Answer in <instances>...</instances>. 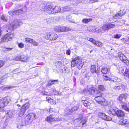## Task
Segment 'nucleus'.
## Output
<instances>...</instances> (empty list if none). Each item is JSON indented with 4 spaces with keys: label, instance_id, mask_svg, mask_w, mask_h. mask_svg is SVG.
Segmentation results:
<instances>
[{
    "label": "nucleus",
    "instance_id": "nucleus-15",
    "mask_svg": "<svg viewBox=\"0 0 129 129\" xmlns=\"http://www.w3.org/2000/svg\"><path fill=\"white\" fill-rule=\"evenodd\" d=\"M125 13V12L123 10H121L118 13L116 14L113 17V18L114 19L117 18L118 17V16H121L124 15Z\"/></svg>",
    "mask_w": 129,
    "mask_h": 129
},
{
    "label": "nucleus",
    "instance_id": "nucleus-46",
    "mask_svg": "<svg viewBox=\"0 0 129 129\" xmlns=\"http://www.w3.org/2000/svg\"><path fill=\"white\" fill-rule=\"evenodd\" d=\"M106 119H105V120H106L107 121H110L112 120V118L111 117L107 115H106Z\"/></svg>",
    "mask_w": 129,
    "mask_h": 129
},
{
    "label": "nucleus",
    "instance_id": "nucleus-63",
    "mask_svg": "<svg viewBox=\"0 0 129 129\" xmlns=\"http://www.w3.org/2000/svg\"><path fill=\"white\" fill-rule=\"evenodd\" d=\"M2 79H1V80H0V84H1V82H2Z\"/></svg>",
    "mask_w": 129,
    "mask_h": 129
},
{
    "label": "nucleus",
    "instance_id": "nucleus-51",
    "mask_svg": "<svg viewBox=\"0 0 129 129\" xmlns=\"http://www.w3.org/2000/svg\"><path fill=\"white\" fill-rule=\"evenodd\" d=\"M77 108L76 106H75L72 108V110L73 111H75L77 110Z\"/></svg>",
    "mask_w": 129,
    "mask_h": 129
},
{
    "label": "nucleus",
    "instance_id": "nucleus-18",
    "mask_svg": "<svg viewBox=\"0 0 129 129\" xmlns=\"http://www.w3.org/2000/svg\"><path fill=\"white\" fill-rule=\"evenodd\" d=\"M110 71V69L106 66H103L101 69V72L103 74H107Z\"/></svg>",
    "mask_w": 129,
    "mask_h": 129
},
{
    "label": "nucleus",
    "instance_id": "nucleus-21",
    "mask_svg": "<svg viewBox=\"0 0 129 129\" xmlns=\"http://www.w3.org/2000/svg\"><path fill=\"white\" fill-rule=\"evenodd\" d=\"M116 108L113 107L112 106H111L109 108V111L110 114H114L116 113Z\"/></svg>",
    "mask_w": 129,
    "mask_h": 129
},
{
    "label": "nucleus",
    "instance_id": "nucleus-33",
    "mask_svg": "<svg viewBox=\"0 0 129 129\" xmlns=\"http://www.w3.org/2000/svg\"><path fill=\"white\" fill-rule=\"evenodd\" d=\"M92 19L91 18H89L88 19H84L82 20V22L85 23H87L89 22L92 20Z\"/></svg>",
    "mask_w": 129,
    "mask_h": 129
},
{
    "label": "nucleus",
    "instance_id": "nucleus-8",
    "mask_svg": "<svg viewBox=\"0 0 129 129\" xmlns=\"http://www.w3.org/2000/svg\"><path fill=\"white\" fill-rule=\"evenodd\" d=\"M118 54L120 59L126 65L129 66V61L126 59L125 56L122 53L120 52L118 53Z\"/></svg>",
    "mask_w": 129,
    "mask_h": 129
},
{
    "label": "nucleus",
    "instance_id": "nucleus-30",
    "mask_svg": "<svg viewBox=\"0 0 129 129\" xmlns=\"http://www.w3.org/2000/svg\"><path fill=\"white\" fill-rule=\"evenodd\" d=\"M14 60L17 61H21V56L19 55H17L13 57L12 58Z\"/></svg>",
    "mask_w": 129,
    "mask_h": 129
},
{
    "label": "nucleus",
    "instance_id": "nucleus-58",
    "mask_svg": "<svg viewBox=\"0 0 129 129\" xmlns=\"http://www.w3.org/2000/svg\"><path fill=\"white\" fill-rule=\"evenodd\" d=\"M71 16H68L66 18L69 21L70 20L69 19H71Z\"/></svg>",
    "mask_w": 129,
    "mask_h": 129
},
{
    "label": "nucleus",
    "instance_id": "nucleus-14",
    "mask_svg": "<svg viewBox=\"0 0 129 129\" xmlns=\"http://www.w3.org/2000/svg\"><path fill=\"white\" fill-rule=\"evenodd\" d=\"M90 71L92 73H95L98 74L99 71L96 68V66L95 65H92L90 67Z\"/></svg>",
    "mask_w": 129,
    "mask_h": 129
},
{
    "label": "nucleus",
    "instance_id": "nucleus-17",
    "mask_svg": "<svg viewBox=\"0 0 129 129\" xmlns=\"http://www.w3.org/2000/svg\"><path fill=\"white\" fill-rule=\"evenodd\" d=\"M125 87V86L121 83H119L118 85L114 86L113 88L116 90H119L121 89H123Z\"/></svg>",
    "mask_w": 129,
    "mask_h": 129
},
{
    "label": "nucleus",
    "instance_id": "nucleus-56",
    "mask_svg": "<svg viewBox=\"0 0 129 129\" xmlns=\"http://www.w3.org/2000/svg\"><path fill=\"white\" fill-rule=\"evenodd\" d=\"M5 48L6 49H7V51H10L12 49H13V48Z\"/></svg>",
    "mask_w": 129,
    "mask_h": 129
},
{
    "label": "nucleus",
    "instance_id": "nucleus-62",
    "mask_svg": "<svg viewBox=\"0 0 129 129\" xmlns=\"http://www.w3.org/2000/svg\"><path fill=\"white\" fill-rule=\"evenodd\" d=\"M96 30L98 31H96V32H99L100 31L99 30V28H98L97 29H96Z\"/></svg>",
    "mask_w": 129,
    "mask_h": 129
},
{
    "label": "nucleus",
    "instance_id": "nucleus-23",
    "mask_svg": "<svg viewBox=\"0 0 129 129\" xmlns=\"http://www.w3.org/2000/svg\"><path fill=\"white\" fill-rule=\"evenodd\" d=\"M128 95L127 94H121L119 97L118 100L120 101H121L123 98L126 99Z\"/></svg>",
    "mask_w": 129,
    "mask_h": 129
},
{
    "label": "nucleus",
    "instance_id": "nucleus-26",
    "mask_svg": "<svg viewBox=\"0 0 129 129\" xmlns=\"http://www.w3.org/2000/svg\"><path fill=\"white\" fill-rule=\"evenodd\" d=\"M28 57L27 56H21V61L23 62H27L28 61Z\"/></svg>",
    "mask_w": 129,
    "mask_h": 129
},
{
    "label": "nucleus",
    "instance_id": "nucleus-45",
    "mask_svg": "<svg viewBox=\"0 0 129 129\" xmlns=\"http://www.w3.org/2000/svg\"><path fill=\"white\" fill-rule=\"evenodd\" d=\"M1 19L4 21H7V20L6 19L7 17H5L4 15H2L1 16Z\"/></svg>",
    "mask_w": 129,
    "mask_h": 129
},
{
    "label": "nucleus",
    "instance_id": "nucleus-42",
    "mask_svg": "<svg viewBox=\"0 0 129 129\" xmlns=\"http://www.w3.org/2000/svg\"><path fill=\"white\" fill-rule=\"evenodd\" d=\"M103 29L104 30L109 29L108 24L104 25L103 27Z\"/></svg>",
    "mask_w": 129,
    "mask_h": 129
},
{
    "label": "nucleus",
    "instance_id": "nucleus-34",
    "mask_svg": "<svg viewBox=\"0 0 129 129\" xmlns=\"http://www.w3.org/2000/svg\"><path fill=\"white\" fill-rule=\"evenodd\" d=\"M99 116L101 118L105 120L106 118V115L105 114L101 113H99Z\"/></svg>",
    "mask_w": 129,
    "mask_h": 129
},
{
    "label": "nucleus",
    "instance_id": "nucleus-19",
    "mask_svg": "<svg viewBox=\"0 0 129 129\" xmlns=\"http://www.w3.org/2000/svg\"><path fill=\"white\" fill-rule=\"evenodd\" d=\"M124 78L125 79H129V69H126L123 73Z\"/></svg>",
    "mask_w": 129,
    "mask_h": 129
},
{
    "label": "nucleus",
    "instance_id": "nucleus-5",
    "mask_svg": "<svg viewBox=\"0 0 129 129\" xmlns=\"http://www.w3.org/2000/svg\"><path fill=\"white\" fill-rule=\"evenodd\" d=\"M29 104L26 103L22 106L20 110L17 113L18 116H22L24 114L26 110L28 109L29 107Z\"/></svg>",
    "mask_w": 129,
    "mask_h": 129
},
{
    "label": "nucleus",
    "instance_id": "nucleus-22",
    "mask_svg": "<svg viewBox=\"0 0 129 129\" xmlns=\"http://www.w3.org/2000/svg\"><path fill=\"white\" fill-rule=\"evenodd\" d=\"M55 65L57 68H60L63 64L61 61H58L56 62Z\"/></svg>",
    "mask_w": 129,
    "mask_h": 129
},
{
    "label": "nucleus",
    "instance_id": "nucleus-60",
    "mask_svg": "<svg viewBox=\"0 0 129 129\" xmlns=\"http://www.w3.org/2000/svg\"><path fill=\"white\" fill-rule=\"evenodd\" d=\"M4 109H0V112H4Z\"/></svg>",
    "mask_w": 129,
    "mask_h": 129
},
{
    "label": "nucleus",
    "instance_id": "nucleus-49",
    "mask_svg": "<svg viewBox=\"0 0 129 129\" xmlns=\"http://www.w3.org/2000/svg\"><path fill=\"white\" fill-rule=\"evenodd\" d=\"M104 79L106 80H111V79L109 78L108 77L106 76H104Z\"/></svg>",
    "mask_w": 129,
    "mask_h": 129
},
{
    "label": "nucleus",
    "instance_id": "nucleus-52",
    "mask_svg": "<svg viewBox=\"0 0 129 129\" xmlns=\"http://www.w3.org/2000/svg\"><path fill=\"white\" fill-rule=\"evenodd\" d=\"M75 123L77 122V123L78 124H79L81 122V121L79 119H76L75 120Z\"/></svg>",
    "mask_w": 129,
    "mask_h": 129
},
{
    "label": "nucleus",
    "instance_id": "nucleus-4",
    "mask_svg": "<svg viewBox=\"0 0 129 129\" xmlns=\"http://www.w3.org/2000/svg\"><path fill=\"white\" fill-rule=\"evenodd\" d=\"M100 95H98L95 98V100L96 102L102 105L105 106L107 105V102L105 99L102 95V94L100 93Z\"/></svg>",
    "mask_w": 129,
    "mask_h": 129
},
{
    "label": "nucleus",
    "instance_id": "nucleus-29",
    "mask_svg": "<svg viewBox=\"0 0 129 129\" xmlns=\"http://www.w3.org/2000/svg\"><path fill=\"white\" fill-rule=\"evenodd\" d=\"M71 10V9L67 6H65L63 7H62L61 9L62 11H68Z\"/></svg>",
    "mask_w": 129,
    "mask_h": 129
},
{
    "label": "nucleus",
    "instance_id": "nucleus-6",
    "mask_svg": "<svg viewBox=\"0 0 129 129\" xmlns=\"http://www.w3.org/2000/svg\"><path fill=\"white\" fill-rule=\"evenodd\" d=\"M26 10V8L24 7L23 8L22 10H19L17 11H11L9 12V14L10 15H18L21 14L25 11Z\"/></svg>",
    "mask_w": 129,
    "mask_h": 129
},
{
    "label": "nucleus",
    "instance_id": "nucleus-43",
    "mask_svg": "<svg viewBox=\"0 0 129 129\" xmlns=\"http://www.w3.org/2000/svg\"><path fill=\"white\" fill-rule=\"evenodd\" d=\"M97 29L98 28H95V27H93L92 28H91L90 30V31L92 32H96V31H98L96 30V29Z\"/></svg>",
    "mask_w": 129,
    "mask_h": 129
},
{
    "label": "nucleus",
    "instance_id": "nucleus-41",
    "mask_svg": "<svg viewBox=\"0 0 129 129\" xmlns=\"http://www.w3.org/2000/svg\"><path fill=\"white\" fill-rule=\"evenodd\" d=\"M98 88L99 90L101 91H103L105 89V88L102 85H99Z\"/></svg>",
    "mask_w": 129,
    "mask_h": 129
},
{
    "label": "nucleus",
    "instance_id": "nucleus-54",
    "mask_svg": "<svg viewBox=\"0 0 129 129\" xmlns=\"http://www.w3.org/2000/svg\"><path fill=\"white\" fill-rule=\"evenodd\" d=\"M42 93L43 95H48V93L47 92H45V91H43L42 92Z\"/></svg>",
    "mask_w": 129,
    "mask_h": 129
},
{
    "label": "nucleus",
    "instance_id": "nucleus-61",
    "mask_svg": "<svg viewBox=\"0 0 129 129\" xmlns=\"http://www.w3.org/2000/svg\"><path fill=\"white\" fill-rule=\"evenodd\" d=\"M126 124L127 125V126L128 127H129V122H127V124Z\"/></svg>",
    "mask_w": 129,
    "mask_h": 129
},
{
    "label": "nucleus",
    "instance_id": "nucleus-48",
    "mask_svg": "<svg viewBox=\"0 0 129 129\" xmlns=\"http://www.w3.org/2000/svg\"><path fill=\"white\" fill-rule=\"evenodd\" d=\"M4 64V62L2 60H0V68L3 67Z\"/></svg>",
    "mask_w": 129,
    "mask_h": 129
},
{
    "label": "nucleus",
    "instance_id": "nucleus-37",
    "mask_svg": "<svg viewBox=\"0 0 129 129\" xmlns=\"http://www.w3.org/2000/svg\"><path fill=\"white\" fill-rule=\"evenodd\" d=\"M17 45L19 47L21 48H23L24 46V44L22 42L18 43Z\"/></svg>",
    "mask_w": 129,
    "mask_h": 129
},
{
    "label": "nucleus",
    "instance_id": "nucleus-3",
    "mask_svg": "<svg viewBox=\"0 0 129 129\" xmlns=\"http://www.w3.org/2000/svg\"><path fill=\"white\" fill-rule=\"evenodd\" d=\"M11 100L9 97H6L0 99V108H3L6 106Z\"/></svg>",
    "mask_w": 129,
    "mask_h": 129
},
{
    "label": "nucleus",
    "instance_id": "nucleus-16",
    "mask_svg": "<svg viewBox=\"0 0 129 129\" xmlns=\"http://www.w3.org/2000/svg\"><path fill=\"white\" fill-rule=\"evenodd\" d=\"M118 117H123L124 116V112L122 110H118L115 113Z\"/></svg>",
    "mask_w": 129,
    "mask_h": 129
},
{
    "label": "nucleus",
    "instance_id": "nucleus-50",
    "mask_svg": "<svg viewBox=\"0 0 129 129\" xmlns=\"http://www.w3.org/2000/svg\"><path fill=\"white\" fill-rule=\"evenodd\" d=\"M56 81H57V80H54L52 81H51V83H50V82H49L48 85V86H50L51 85L53 84L54 82Z\"/></svg>",
    "mask_w": 129,
    "mask_h": 129
},
{
    "label": "nucleus",
    "instance_id": "nucleus-57",
    "mask_svg": "<svg viewBox=\"0 0 129 129\" xmlns=\"http://www.w3.org/2000/svg\"><path fill=\"white\" fill-rule=\"evenodd\" d=\"M92 3H94L97 2L98 0H90Z\"/></svg>",
    "mask_w": 129,
    "mask_h": 129
},
{
    "label": "nucleus",
    "instance_id": "nucleus-2",
    "mask_svg": "<svg viewBox=\"0 0 129 129\" xmlns=\"http://www.w3.org/2000/svg\"><path fill=\"white\" fill-rule=\"evenodd\" d=\"M44 38L49 40H56L58 37L57 34L54 33H46L44 35Z\"/></svg>",
    "mask_w": 129,
    "mask_h": 129
},
{
    "label": "nucleus",
    "instance_id": "nucleus-55",
    "mask_svg": "<svg viewBox=\"0 0 129 129\" xmlns=\"http://www.w3.org/2000/svg\"><path fill=\"white\" fill-rule=\"evenodd\" d=\"M71 53V50H68L66 52V54H67L70 55Z\"/></svg>",
    "mask_w": 129,
    "mask_h": 129
},
{
    "label": "nucleus",
    "instance_id": "nucleus-53",
    "mask_svg": "<svg viewBox=\"0 0 129 129\" xmlns=\"http://www.w3.org/2000/svg\"><path fill=\"white\" fill-rule=\"evenodd\" d=\"M121 40L124 43H125L127 42V40H125V38L122 39H121Z\"/></svg>",
    "mask_w": 129,
    "mask_h": 129
},
{
    "label": "nucleus",
    "instance_id": "nucleus-31",
    "mask_svg": "<svg viewBox=\"0 0 129 129\" xmlns=\"http://www.w3.org/2000/svg\"><path fill=\"white\" fill-rule=\"evenodd\" d=\"M46 99L48 101V102L51 104H55V101L52 99H51L49 97H47Z\"/></svg>",
    "mask_w": 129,
    "mask_h": 129
},
{
    "label": "nucleus",
    "instance_id": "nucleus-9",
    "mask_svg": "<svg viewBox=\"0 0 129 129\" xmlns=\"http://www.w3.org/2000/svg\"><path fill=\"white\" fill-rule=\"evenodd\" d=\"M55 30L57 32L68 31L71 30V29L67 27L60 26L55 27L54 28Z\"/></svg>",
    "mask_w": 129,
    "mask_h": 129
},
{
    "label": "nucleus",
    "instance_id": "nucleus-32",
    "mask_svg": "<svg viewBox=\"0 0 129 129\" xmlns=\"http://www.w3.org/2000/svg\"><path fill=\"white\" fill-rule=\"evenodd\" d=\"M83 103L84 106L88 108H89V106L91 104L90 103L86 100L84 101Z\"/></svg>",
    "mask_w": 129,
    "mask_h": 129
},
{
    "label": "nucleus",
    "instance_id": "nucleus-44",
    "mask_svg": "<svg viewBox=\"0 0 129 129\" xmlns=\"http://www.w3.org/2000/svg\"><path fill=\"white\" fill-rule=\"evenodd\" d=\"M108 25L109 29V28H113L115 26V25H114L112 24H108Z\"/></svg>",
    "mask_w": 129,
    "mask_h": 129
},
{
    "label": "nucleus",
    "instance_id": "nucleus-40",
    "mask_svg": "<svg viewBox=\"0 0 129 129\" xmlns=\"http://www.w3.org/2000/svg\"><path fill=\"white\" fill-rule=\"evenodd\" d=\"M121 34H116V35L113 36V38H114L119 39L121 36Z\"/></svg>",
    "mask_w": 129,
    "mask_h": 129
},
{
    "label": "nucleus",
    "instance_id": "nucleus-27",
    "mask_svg": "<svg viewBox=\"0 0 129 129\" xmlns=\"http://www.w3.org/2000/svg\"><path fill=\"white\" fill-rule=\"evenodd\" d=\"M53 13H56L59 12L61 10V9L60 7L58 6L54 7Z\"/></svg>",
    "mask_w": 129,
    "mask_h": 129
},
{
    "label": "nucleus",
    "instance_id": "nucleus-35",
    "mask_svg": "<svg viewBox=\"0 0 129 129\" xmlns=\"http://www.w3.org/2000/svg\"><path fill=\"white\" fill-rule=\"evenodd\" d=\"M25 40L26 42L31 43L33 39L29 38H25Z\"/></svg>",
    "mask_w": 129,
    "mask_h": 129
},
{
    "label": "nucleus",
    "instance_id": "nucleus-47",
    "mask_svg": "<svg viewBox=\"0 0 129 129\" xmlns=\"http://www.w3.org/2000/svg\"><path fill=\"white\" fill-rule=\"evenodd\" d=\"M53 21V20L52 19H47V22L48 23H51Z\"/></svg>",
    "mask_w": 129,
    "mask_h": 129
},
{
    "label": "nucleus",
    "instance_id": "nucleus-38",
    "mask_svg": "<svg viewBox=\"0 0 129 129\" xmlns=\"http://www.w3.org/2000/svg\"><path fill=\"white\" fill-rule=\"evenodd\" d=\"M12 87L11 86H9V87H1L0 88V89L2 90H7V89H9L11 88Z\"/></svg>",
    "mask_w": 129,
    "mask_h": 129
},
{
    "label": "nucleus",
    "instance_id": "nucleus-20",
    "mask_svg": "<svg viewBox=\"0 0 129 129\" xmlns=\"http://www.w3.org/2000/svg\"><path fill=\"white\" fill-rule=\"evenodd\" d=\"M121 107L122 109L129 112V106L127 105V104L124 103L122 104Z\"/></svg>",
    "mask_w": 129,
    "mask_h": 129
},
{
    "label": "nucleus",
    "instance_id": "nucleus-59",
    "mask_svg": "<svg viewBox=\"0 0 129 129\" xmlns=\"http://www.w3.org/2000/svg\"><path fill=\"white\" fill-rule=\"evenodd\" d=\"M86 121L85 120H84V121L83 122V121L82 122V124L83 125L85 124L86 123Z\"/></svg>",
    "mask_w": 129,
    "mask_h": 129
},
{
    "label": "nucleus",
    "instance_id": "nucleus-11",
    "mask_svg": "<svg viewBox=\"0 0 129 129\" xmlns=\"http://www.w3.org/2000/svg\"><path fill=\"white\" fill-rule=\"evenodd\" d=\"M36 115L35 114L31 113L27 115L26 118L28 122H31L33 120L36 118Z\"/></svg>",
    "mask_w": 129,
    "mask_h": 129
},
{
    "label": "nucleus",
    "instance_id": "nucleus-24",
    "mask_svg": "<svg viewBox=\"0 0 129 129\" xmlns=\"http://www.w3.org/2000/svg\"><path fill=\"white\" fill-rule=\"evenodd\" d=\"M46 120L49 122H53L57 120H55L54 118H53L51 115L48 116L46 119Z\"/></svg>",
    "mask_w": 129,
    "mask_h": 129
},
{
    "label": "nucleus",
    "instance_id": "nucleus-36",
    "mask_svg": "<svg viewBox=\"0 0 129 129\" xmlns=\"http://www.w3.org/2000/svg\"><path fill=\"white\" fill-rule=\"evenodd\" d=\"M31 44L34 46H38L39 45V43L33 39Z\"/></svg>",
    "mask_w": 129,
    "mask_h": 129
},
{
    "label": "nucleus",
    "instance_id": "nucleus-13",
    "mask_svg": "<svg viewBox=\"0 0 129 129\" xmlns=\"http://www.w3.org/2000/svg\"><path fill=\"white\" fill-rule=\"evenodd\" d=\"M54 8V7L53 6H48L44 8V11L46 12H47V13H49L53 14Z\"/></svg>",
    "mask_w": 129,
    "mask_h": 129
},
{
    "label": "nucleus",
    "instance_id": "nucleus-1",
    "mask_svg": "<svg viewBox=\"0 0 129 129\" xmlns=\"http://www.w3.org/2000/svg\"><path fill=\"white\" fill-rule=\"evenodd\" d=\"M83 65V62L78 57H75L71 62V67H74L76 66H77L79 69H81Z\"/></svg>",
    "mask_w": 129,
    "mask_h": 129
},
{
    "label": "nucleus",
    "instance_id": "nucleus-7",
    "mask_svg": "<svg viewBox=\"0 0 129 129\" xmlns=\"http://www.w3.org/2000/svg\"><path fill=\"white\" fill-rule=\"evenodd\" d=\"M13 37V34L12 33H8L2 38L1 42H8L11 40Z\"/></svg>",
    "mask_w": 129,
    "mask_h": 129
},
{
    "label": "nucleus",
    "instance_id": "nucleus-39",
    "mask_svg": "<svg viewBox=\"0 0 129 129\" xmlns=\"http://www.w3.org/2000/svg\"><path fill=\"white\" fill-rule=\"evenodd\" d=\"M88 91L90 93L92 94H93L95 92L94 90L93 89V88L92 87L90 88Z\"/></svg>",
    "mask_w": 129,
    "mask_h": 129
},
{
    "label": "nucleus",
    "instance_id": "nucleus-25",
    "mask_svg": "<svg viewBox=\"0 0 129 129\" xmlns=\"http://www.w3.org/2000/svg\"><path fill=\"white\" fill-rule=\"evenodd\" d=\"M14 111L13 110H9L7 112V115L9 118H11L13 117Z\"/></svg>",
    "mask_w": 129,
    "mask_h": 129
},
{
    "label": "nucleus",
    "instance_id": "nucleus-12",
    "mask_svg": "<svg viewBox=\"0 0 129 129\" xmlns=\"http://www.w3.org/2000/svg\"><path fill=\"white\" fill-rule=\"evenodd\" d=\"M88 40L94 45H96L99 47H101L103 46V44L101 42L99 41H96L95 40L92 38H89Z\"/></svg>",
    "mask_w": 129,
    "mask_h": 129
},
{
    "label": "nucleus",
    "instance_id": "nucleus-64",
    "mask_svg": "<svg viewBox=\"0 0 129 129\" xmlns=\"http://www.w3.org/2000/svg\"><path fill=\"white\" fill-rule=\"evenodd\" d=\"M22 101V99H21L20 100V102H21Z\"/></svg>",
    "mask_w": 129,
    "mask_h": 129
},
{
    "label": "nucleus",
    "instance_id": "nucleus-28",
    "mask_svg": "<svg viewBox=\"0 0 129 129\" xmlns=\"http://www.w3.org/2000/svg\"><path fill=\"white\" fill-rule=\"evenodd\" d=\"M127 121L126 119H121L119 121V123L122 125H124L127 124Z\"/></svg>",
    "mask_w": 129,
    "mask_h": 129
},
{
    "label": "nucleus",
    "instance_id": "nucleus-10",
    "mask_svg": "<svg viewBox=\"0 0 129 129\" xmlns=\"http://www.w3.org/2000/svg\"><path fill=\"white\" fill-rule=\"evenodd\" d=\"M22 23L21 20H14L13 24H10V25L12 26V28L13 29L14 28H17L21 25Z\"/></svg>",
    "mask_w": 129,
    "mask_h": 129
}]
</instances>
